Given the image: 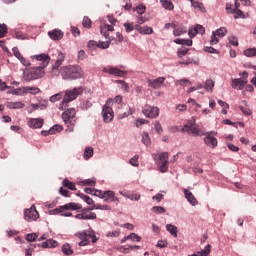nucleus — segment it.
I'll return each instance as SVG.
<instances>
[{
    "mask_svg": "<svg viewBox=\"0 0 256 256\" xmlns=\"http://www.w3.org/2000/svg\"><path fill=\"white\" fill-rule=\"evenodd\" d=\"M33 63L39 62V66L30 68L24 71L23 80L29 83L30 81H35V79H41L45 75L43 69L49 65L51 57L47 54H39L32 56Z\"/></svg>",
    "mask_w": 256,
    "mask_h": 256,
    "instance_id": "obj_1",
    "label": "nucleus"
},
{
    "mask_svg": "<svg viewBox=\"0 0 256 256\" xmlns=\"http://www.w3.org/2000/svg\"><path fill=\"white\" fill-rule=\"evenodd\" d=\"M60 74L65 81H75L83 77V69L77 65L64 66L60 69Z\"/></svg>",
    "mask_w": 256,
    "mask_h": 256,
    "instance_id": "obj_2",
    "label": "nucleus"
},
{
    "mask_svg": "<svg viewBox=\"0 0 256 256\" xmlns=\"http://www.w3.org/2000/svg\"><path fill=\"white\" fill-rule=\"evenodd\" d=\"M81 93H83V87H76L72 90H66L63 101L59 105L60 111H65L67 105H69L71 101H75V99H77V96L81 95Z\"/></svg>",
    "mask_w": 256,
    "mask_h": 256,
    "instance_id": "obj_3",
    "label": "nucleus"
},
{
    "mask_svg": "<svg viewBox=\"0 0 256 256\" xmlns=\"http://www.w3.org/2000/svg\"><path fill=\"white\" fill-rule=\"evenodd\" d=\"M152 157L155 163H158V167L161 173H167V171H169V152L152 154Z\"/></svg>",
    "mask_w": 256,
    "mask_h": 256,
    "instance_id": "obj_4",
    "label": "nucleus"
},
{
    "mask_svg": "<svg viewBox=\"0 0 256 256\" xmlns=\"http://www.w3.org/2000/svg\"><path fill=\"white\" fill-rule=\"evenodd\" d=\"M78 238L81 240L79 242L80 247H85L89 245V243H97V236H95V232L91 231H83L78 233Z\"/></svg>",
    "mask_w": 256,
    "mask_h": 256,
    "instance_id": "obj_5",
    "label": "nucleus"
},
{
    "mask_svg": "<svg viewBox=\"0 0 256 256\" xmlns=\"http://www.w3.org/2000/svg\"><path fill=\"white\" fill-rule=\"evenodd\" d=\"M79 209H81V204H77L75 202H70L63 206H60L59 208L50 210V215H61V213H63V211H77Z\"/></svg>",
    "mask_w": 256,
    "mask_h": 256,
    "instance_id": "obj_6",
    "label": "nucleus"
},
{
    "mask_svg": "<svg viewBox=\"0 0 256 256\" xmlns=\"http://www.w3.org/2000/svg\"><path fill=\"white\" fill-rule=\"evenodd\" d=\"M75 115H77V111H75V108L67 109L62 113V119L67 125V127H70V131H73V127L75 126V123L73 122V119H75Z\"/></svg>",
    "mask_w": 256,
    "mask_h": 256,
    "instance_id": "obj_7",
    "label": "nucleus"
},
{
    "mask_svg": "<svg viewBox=\"0 0 256 256\" xmlns=\"http://www.w3.org/2000/svg\"><path fill=\"white\" fill-rule=\"evenodd\" d=\"M183 133H189V135H195L196 137H201L203 133L199 130V127L195 126V120L189 121L187 124L184 125L182 128Z\"/></svg>",
    "mask_w": 256,
    "mask_h": 256,
    "instance_id": "obj_8",
    "label": "nucleus"
},
{
    "mask_svg": "<svg viewBox=\"0 0 256 256\" xmlns=\"http://www.w3.org/2000/svg\"><path fill=\"white\" fill-rule=\"evenodd\" d=\"M142 113L147 117V119H157V117H159V107L145 105L142 109Z\"/></svg>",
    "mask_w": 256,
    "mask_h": 256,
    "instance_id": "obj_9",
    "label": "nucleus"
},
{
    "mask_svg": "<svg viewBox=\"0 0 256 256\" xmlns=\"http://www.w3.org/2000/svg\"><path fill=\"white\" fill-rule=\"evenodd\" d=\"M25 221H37L39 219V212L35 206H31L30 209L24 211Z\"/></svg>",
    "mask_w": 256,
    "mask_h": 256,
    "instance_id": "obj_10",
    "label": "nucleus"
},
{
    "mask_svg": "<svg viewBox=\"0 0 256 256\" xmlns=\"http://www.w3.org/2000/svg\"><path fill=\"white\" fill-rule=\"evenodd\" d=\"M110 105H106L103 106L102 108V117L104 119V123H111V121H113V108H110Z\"/></svg>",
    "mask_w": 256,
    "mask_h": 256,
    "instance_id": "obj_11",
    "label": "nucleus"
},
{
    "mask_svg": "<svg viewBox=\"0 0 256 256\" xmlns=\"http://www.w3.org/2000/svg\"><path fill=\"white\" fill-rule=\"evenodd\" d=\"M104 201L106 203H116V205H119V198L115 196V192L111 190H107L104 192Z\"/></svg>",
    "mask_w": 256,
    "mask_h": 256,
    "instance_id": "obj_12",
    "label": "nucleus"
},
{
    "mask_svg": "<svg viewBox=\"0 0 256 256\" xmlns=\"http://www.w3.org/2000/svg\"><path fill=\"white\" fill-rule=\"evenodd\" d=\"M44 120L41 118H30L28 121V127L31 129H41L43 127Z\"/></svg>",
    "mask_w": 256,
    "mask_h": 256,
    "instance_id": "obj_13",
    "label": "nucleus"
},
{
    "mask_svg": "<svg viewBox=\"0 0 256 256\" xmlns=\"http://www.w3.org/2000/svg\"><path fill=\"white\" fill-rule=\"evenodd\" d=\"M204 143L207 145V147H210V149H215L217 147L218 142L217 138L211 136L210 133H206V137L204 138Z\"/></svg>",
    "mask_w": 256,
    "mask_h": 256,
    "instance_id": "obj_14",
    "label": "nucleus"
},
{
    "mask_svg": "<svg viewBox=\"0 0 256 256\" xmlns=\"http://www.w3.org/2000/svg\"><path fill=\"white\" fill-rule=\"evenodd\" d=\"M247 85V81L242 80L241 78H236L232 80V88L237 89V91H243Z\"/></svg>",
    "mask_w": 256,
    "mask_h": 256,
    "instance_id": "obj_15",
    "label": "nucleus"
},
{
    "mask_svg": "<svg viewBox=\"0 0 256 256\" xmlns=\"http://www.w3.org/2000/svg\"><path fill=\"white\" fill-rule=\"evenodd\" d=\"M48 37H50V39L53 41H61V39L64 37V34L63 31L54 29L48 32Z\"/></svg>",
    "mask_w": 256,
    "mask_h": 256,
    "instance_id": "obj_16",
    "label": "nucleus"
},
{
    "mask_svg": "<svg viewBox=\"0 0 256 256\" xmlns=\"http://www.w3.org/2000/svg\"><path fill=\"white\" fill-rule=\"evenodd\" d=\"M14 57H17L20 61V63H22V65H24V67H29L30 63L27 59H25V57H23V55L21 54V52H19V48L14 47L12 49Z\"/></svg>",
    "mask_w": 256,
    "mask_h": 256,
    "instance_id": "obj_17",
    "label": "nucleus"
},
{
    "mask_svg": "<svg viewBox=\"0 0 256 256\" xmlns=\"http://www.w3.org/2000/svg\"><path fill=\"white\" fill-rule=\"evenodd\" d=\"M165 83V77H159L154 80H148L149 87H152V89H159L161 85Z\"/></svg>",
    "mask_w": 256,
    "mask_h": 256,
    "instance_id": "obj_18",
    "label": "nucleus"
},
{
    "mask_svg": "<svg viewBox=\"0 0 256 256\" xmlns=\"http://www.w3.org/2000/svg\"><path fill=\"white\" fill-rule=\"evenodd\" d=\"M106 73H109V75H115L116 77H125V75H127L126 71L114 67L107 68Z\"/></svg>",
    "mask_w": 256,
    "mask_h": 256,
    "instance_id": "obj_19",
    "label": "nucleus"
},
{
    "mask_svg": "<svg viewBox=\"0 0 256 256\" xmlns=\"http://www.w3.org/2000/svg\"><path fill=\"white\" fill-rule=\"evenodd\" d=\"M59 245V242L53 240V239H48L45 242H42L41 244H38V247H42V249H53Z\"/></svg>",
    "mask_w": 256,
    "mask_h": 256,
    "instance_id": "obj_20",
    "label": "nucleus"
},
{
    "mask_svg": "<svg viewBox=\"0 0 256 256\" xmlns=\"http://www.w3.org/2000/svg\"><path fill=\"white\" fill-rule=\"evenodd\" d=\"M184 195L187 199V201L189 203H191L193 205V207H195V205H197V198H195V195H193V192L187 190V189H184Z\"/></svg>",
    "mask_w": 256,
    "mask_h": 256,
    "instance_id": "obj_21",
    "label": "nucleus"
},
{
    "mask_svg": "<svg viewBox=\"0 0 256 256\" xmlns=\"http://www.w3.org/2000/svg\"><path fill=\"white\" fill-rule=\"evenodd\" d=\"M63 61H65V54L60 52L57 56L55 64L52 66L53 71H57V69H59L61 65H63Z\"/></svg>",
    "mask_w": 256,
    "mask_h": 256,
    "instance_id": "obj_22",
    "label": "nucleus"
},
{
    "mask_svg": "<svg viewBox=\"0 0 256 256\" xmlns=\"http://www.w3.org/2000/svg\"><path fill=\"white\" fill-rule=\"evenodd\" d=\"M22 90H23V93L25 94L30 93L31 95H37L41 93V89L34 86H26V87H23Z\"/></svg>",
    "mask_w": 256,
    "mask_h": 256,
    "instance_id": "obj_23",
    "label": "nucleus"
},
{
    "mask_svg": "<svg viewBox=\"0 0 256 256\" xmlns=\"http://www.w3.org/2000/svg\"><path fill=\"white\" fill-rule=\"evenodd\" d=\"M107 105H121L123 103V96L118 95L115 97V99H108Z\"/></svg>",
    "mask_w": 256,
    "mask_h": 256,
    "instance_id": "obj_24",
    "label": "nucleus"
},
{
    "mask_svg": "<svg viewBox=\"0 0 256 256\" xmlns=\"http://www.w3.org/2000/svg\"><path fill=\"white\" fill-rule=\"evenodd\" d=\"M174 43H176V45H186L187 47H191V45H193V40L177 38L174 40Z\"/></svg>",
    "mask_w": 256,
    "mask_h": 256,
    "instance_id": "obj_25",
    "label": "nucleus"
},
{
    "mask_svg": "<svg viewBox=\"0 0 256 256\" xmlns=\"http://www.w3.org/2000/svg\"><path fill=\"white\" fill-rule=\"evenodd\" d=\"M8 109H23L25 107V104L22 102H8L7 103Z\"/></svg>",
    "mask_w": 256,
    "mask_h": 256,
    "instance_id": "obj_26",
    "label": "nucleus"
},
{
    "mask_svg": "<svg viewBox=\"0 0 256 256\" xmlns=\"http://www.w3.org/2000/svg\"><path fill=\"white\" fill-rule=\"evenodd\" d=\"M166 231H169L170 235H172V237L177 238V226L172 225V224H167L166 225Z\"/></svg>",
    "mask_w": 256,
    "mask_h": 256,
    "instance_id": "obj_27",
    "label": "nucleus"
},
{
    "mask_svg": "<svg viewBox=\"0 0 256 256\" xmlns=\"http://www.w3.org/2000/svg\"><path fill=\"white\" fill-rule=\"evenodd\" d=\"M160 3L164 9H168V11H173L174 6L171 0H160Z\"/></svg>",
    "mask_w": 256,
    "mask_h": 256,
    "instance_id": "obj_28",
    "label": "nucleus"
},
{
    "mask_svg": "<svg viewBox=\"0 0 256 256\" xmlns=\"http://www.w3.org/2000/svg\"><path fill=\"white\" fill-rule=\"evenodd\" d=\"M142 143L146 145V147H149V145H151V137H149V133H142Z\"/></svg>",
    "mask_w": 256,
    "mask_h": 256,
    "instance_id": "obj_29",
    "label": "nucleus"
},
{
    "mask_svg": "<svg viewBox=\"0 0 256 256\" xmlns=\"http://www.w3.org/2000/svg\"><path fill=\"white\" fill-rule=\"evenodd\" d=\"M184 33H187V29L183 27H178L177 26L174 28L173 34L175 37H180V35H184Z\"/></svg>",
    "mask_w": 256,
    "mask_h": 256,
    "instance_id": "obj_30",
    "label": "nucleus"
},
{
    "mask_svg": "<svg viewBox=\"0 0 256 256\" xmlns=\"http://www.w3.org/2000/svg\"><path fill=\"white\" fill-rule=\"evenodd\" d=\"M63 187H67L71 191H76L77 190V188L75 187V183L69 181L68 179H65L63 181Z\"/></svg>",
    "mask_w": 256,
    "mask_h": 256,
    "instance_id": "obj_31",
    "label": "nucleus"
},
{
    "mask_svg": "<svg viewBox=\"0 0 256 256\" xmlns=\"http://www.w3.org/2000/svg\"><path fill=\"white\" fill-rule=\"evenodd\" d=\"M83 27L86 29H91V25H93V22L91 21V18L88 16H85L82 21Z\"/></svg>",
    "mask_w": 256,
    "mask_h": 256,
    "instance_id": "obj_32",
    "label": "nucleus"
},
{
    "mask_svg": "<svg viewBox=\"0 0 256 256\" xmlns=\"http://www.w3.org/2000/svg\"><path fill=\"white\" fill-rule=\"evenodd\" d=\"M37 239H39L37 233H29L26 235V241H28V243H33V241H37Z\"/></svg>",
    "mask_w": 256,
    "mask_h": 256,
    "instance_id": "obj_33",
    "label": "nucleus"
},
{
    "mask_svg": "<svg viewBox=\"0 0 256 256\" xmlns=\"http://www.w3.org/2000/svg\"><path fill=\"white\" fill-rule=\"evenodd\" d=\"M192 7H194V9H198L201 13H205V6L199 1L193 2Z\"/></svg>",
    "mask_w": 256,
    "mask_h": 256,
    "instance_id": "obj_34",
    "label": "nucleus"
},
{
    "mask_svg": "<svg viewBox=\"0 0 256 256\" xmlns=\"http://www.w3.org/2000/svg\"><path fill=\"white\" fill-rule=\"evenodd\" d=\"M79 197L87 203V205H95V202L93 201V198L85 195V194H79Z\"/></svg>",
    "mask_w": 256,
    "mask_h": 256,
    "instance_id": "obj_35",
    "label": "nucleus"
},
{
    "mask_svg": "<svg viewBox=\"0 0 256 256\" xmlns=\"http://www.w3.org/2000/svg\"><path fill=\"white\" fill-rule=\"evenodd\" d=\"M180 64L181 65H191V64H194V65H199V60H191V58H188V59H182L180 61Z\"/></svg>",
    "mask_w": 256,
    "mask_h": 256,
    "instance_id": "obj_36",
    "label": "nucleus"
},
{
    "mask_svg": "<svg viewBox=\"0 0 256 256\" xmlns=\"http://www.w3.org/2000/svg\"><path fill=\"white\" fill-rule=\"evenodd\" d=\"M93 157V147H86L84 151V159H91Z\"/></svg>",
    "mask_w": 256,
    "mask_h": 256,
    "instance_id": "obj_37",
    "label": "nucleus"
},
{
    "mask_svg": "<svg viewBox=\"0 0 256 256\" xmlns=\"http://www.w3.org/2000/svg\"><path fill=\"white\" fill-rule=\"evenodd\" d=\"M62 252L64 255H73V249H71V246L69 244H64L62 246Z\"/></svg>",
    "mask_w": 256,
    "mask_h": 256,
    "instance_id": "obj_38",
    "label": "nucleus"
},
{
    "mask_svg": "<svg viewBox=\"0 0 256 256\" xmlns=\"http://www.w3.org/2000/svg\"><path fill=\"white\" fill-rule=\"evenodd\" d=\"M151 211H153V213H156V215H162V213H165V207L162 206H154L152 207Z\"/></svg>",
    "mask_w": 256,
    "mask_h": 256,
    "instance_id": "obj_39",
    "label": "nucleus"
},
{
    "mask_svg": "<svg viewBox=\"0 0 256 256\" xmlns=\"http://www.w3.org/2000/svg\"><path fill=\"white\" fill-rule=\"evenodd\" d=\"M187 53H189V49L185 47H181L177 51V55L180 59H183Z\"/></svg>",
    "mask_w": 256,
    "mask_h": 256,
    "instance_id": "obj_40",
    "label": "nucleus"
},
{
    "mask_svg": "<svg viewBox=\"0 0 256 256\" xmlns=\"http://www.w3.org/2000/svg\"><path fill=\"white\" fill-rule=\"evenodd\" d=\"M214 33L217 35V37H225V35H227V28L221 27L214 31Z\"/></svg>",
    "mask_w": 256,
    "mask_h": 256,
    "instance_id": "obj_41",
    "label": "nucleus"
},
{
    "mask_svg": "<svg viewBox=\"0 0 256 256\" xmlns=\"http://www.w3.org/2000/svg\"><path fill=\"white\" fill-rule=\"evenodd\" d=\"M213 87H215V82H213V80H211V79L206 80L204 88L207 91H213Z\"/></svg>",
    "mask_w": 256,
    "mask_h": 256,
    "instance_id": "obj_42",
    "label": "nucleus"
},
{
    "mask_svg": "<svg viewBox=\"0 0 256 256\" xmlns=\"http://www.w3.org/2000/svg\"><path fill=\"white\" fill-rule=\"evenodd\" d=\"M245 57H256V48H249L244 51Z\"/></svg>",
    "mask_w": 256,
    "mask_h": 256,
    "instance_id": "obj_43",
    "label": "nucleus"
},
{
    "mask_svg": "<svg viewBox=\"0 0 256 256\" xmlns=\"http://www.w3.org/2000/svg\"><path fill=\"white\" fill-rule=\"evenodd\" d=\"M97 219V214L95 212H84V220H94Z\"/></svg>",
    "mask_w": 256,
    "mask_h": 256,
    "instance_id": "obj_44",
    "label": "nucleus"
},
{
    "mask_svg": "<svg viewBox=\"0 0 256 256\" xmlns=\"http://www.w3.org/2000/svg\"><path fill=\"white\" fill-rule=\"evenodd\" d=\"M7 33H8L7 24H0V39H2V37H5Z\"/></svg>",
    "mask_w": 256,
    "mask_h": 256,
    "instance_id": "obj_45",
    "label": "nucleus"
},
{
    "mask_svg": "<svg viewBox=\"0 0 256 256\" xmlns=\"http://www.w3.org/2000/svg\"><path fill=\"white\" fill-rule=\"evenodd\" d=\"M94 209H99L100 211H111V206L101 205V204H94Z\"/></svg>",
    "mask_w": 256,
    "mask_h": 256,
    "instance_id": "obj_46",
    "label": "nucleus"
},
{
    "mask_svg": "<svg viewBox=\"0 0 256 256\" xmlns=\"http://www.w3.org/2000/svg\"><path fill=\"white\" fill-rule=\"evenodd\" d=\"M35 245L33 244H30L29 247L27 249H25L24 253H25V256H33V252L35 251Z\"/></svg>",
    "mask_w": 256,
    "mask_h": 256,
    "instance_id": "obj_47",
    "label": "nucleus"
},
{
    "mask_svg": "<svg viewBox=\"0 0 256 256\" xmlns=\"http://www.w3.org/2000/svg\"><path fill=\"white\" fill-rule=\"evenodd\" d=\"M91 107H93V103H91V101L89 100H85L81 104V109H83L84 111H87V109H91Z\"/></svg>",
    "mask_w": 256,
    "mask_h": 256,
    "instance_id": "obj_48",
    "label": "nucleus"
},
{
    "mask_svg": "<svg viewBox=\"0 0 256 256\" xmlns=\"http://www.w3.org/2000/svg\"><path fill=\"white\" fill-rule=\"evenodd\" d=\"M209 253H211V245H207L204 250H202L201 252H198V255L200 256H209Z\"/></svg>",
    "mask_w": 256,
    "mask_h": 256,
    "instance_id": "obj_49",
    "label": "nucleus"
},
{
    "mask_svg": "<svg viewBox=\"0 0 256 256\" xmlns=\"http://www.w3.org/2000/svg\"><path fill=\"white\" fill-rule=\"evenodd\" d=\"M127 199H130V201H139V199H141V194H137V193L128 194Z\"/></svg>",
    "mask_w": 256,
    "mask_h": 256,
    "instance_id": "obj_50",
    "label": "nucleus"
},
{
    "mask_svg": "<svg viewBox=\"0 0 256 256\" xmlns=\"http://www.w3.org/2000/svg\"><path fill=\"white\" fill-rule=\"evenodd\" d=\"M124 27H125L126 33H131V31H135V26L133 25V23L126 22L124 23Z\"/></svg>",
    "mask_w": 256,
    "mask_h": 256,
    "instance_id": "obj_51",
    "label": "nucleus"
},
{
    "mask_svg": "<svg viewBox=\"0 0 256 256\" xmlns=\"http://www.w3.org/2000/svg\"><path fill=\"white\" fill-rule=\"evenodd\" d=\"M130 165L133 167H139V155H135L130 159Z\"/></svg>",
    "mask_w": 256,
    "mask_h": 256,
    "instance_id": "obj_52",
    "label": "nucleus"
},
{
    "mask_svg": "<svg viewBox=\"0 0 256 256\" xmlns=\"http://www.w3.org/2000/svg\"><path fill=\"white\" fill-rule=\"evenodd\" d=\"M63 97V93H58L50 97L51 103H56V101H61V98Z\"/></svg>",
    "mask_w": 256,
    "mask_h": 256,
    "instance_id": "obj_53",
    "label": "nucleus"
},
{
    "mask_svg": "<svg viewBox=\"0 0 256 256\" xmlns=\"http://www.w3.org/2000/svg\"><path fill=\"white\" fill-rule=\"evenodd\" d=\"M204 51H205L206 53H214V54H216V55H219V50H217V49H215V48H213V47H211V46H205V47H204Z\"/></svg>",
    "mask_w": 256,
    "mask_h": 256,
    "instance_id": "obj_54",
    "label": "nucleus"
},
{
    "mask_svg": "<svg viewBox=\"0 0 256 256\" xmlns=\"http://www.w3.org/2000/svg\"><path fill=\"white\" fill-rule=\"evenodd\" d=\"M231 13H234V19H239L240 17H245V14H243V11L237 9V10H231Z\"/></svg>",
    "mask_w": 256,
    "mask_h": 256,
    "instance_id": "obj_55",
    "label": "nucleus"
},
{
    "mask_svg": "<svg viewBox=\"0 0 256 256\" xmlns=\"http://www.w3.org/2000/svg\"><path fill=\"white\" fill-rule=\"evenodd\" d=\"M127 239H130L131 241H141V236L137 235L136 233H131L127 236Z\"/></svg>",
    "mask_w": 256,
    "mask_h": 256,
    "instance_id": "obj_56",
    "label": "nucleus"
},
{
    "mask_svg": "<svg viewBox=\"0 0 256 256\" xmlns=\"http://www.w3.org/2000/svg\"><path fill=\"white\" fill-rule=\"evenodd\" d=\"M194 29H196V33L198 35H205V28L202 25L198 24L194 27Z\"/></svg>",
    "mask_w": 256,
    "mask_h": 256,
    "instance_id": "obj_57",
    "label": "nucleus"
},
{
    "mask_svg": "<svg viewBox=\"0 0 256 256\" xmlns=\"http://www.w3.org/2000/svg\"><path fill=\"white\" fill-rule=\"evenodd\" d=\"M109 45H111V42H109V41L99 42L97 44V47H99V49H109Z\"/></svg>",
    "mask_w": 256,
    "mask_h": 256,
    "instance_id": "obj_58",
    "label": "nucleus"
},
{
    "mask_svg": "<svg viewBox=\"0 0 256 256\" xmlns=\"http://www.w3.org/2000/svg\"><path fill=\"white\" fill-rule=\"evenodd\" d=\"M140 33H143L144 35H152L153 28L144 26V27H142V32H140Z\"/></svg>",
    "mask_w": 256,
    "mask_h": 256,
    "instance_id": "obj_59",
    "label": "nucleus"
},
{
    "mask_svg": "<svg viewBox=\"0 0 256 256\" xmlns=\"http://www.w3.org/2000/svg\"><path fill=\"white\" fill-rule=\"evenodd\" d=\"M217 43H219V38H217V35L215 34V32H212L210 45H217Z\"/></svg>",
    "mask_w": 256,
    "mask_h": 256,
    "instance_id": "obj_60",
    "label": "nucleus"
},
{
    "mask_svg": "<svg viewBox=\"0 0 256 256\" xmlns=\"http://www.w3.org/2000/svg\"><path fill=\"white\" fill-rule=\"evenodd\" d=\"M229 43H231V45H233L234 47H237L239 45V40L235 36H230Z\"/></svg>",
    "mask_w": 256,
    "mask_h": 256,
    "instance_id": "obj_61",
    "label": "nucleus"
},
{
    "mask_svg": "<svg viewBox=\"0 0 256 256\" xmlns=\"http://www.w3.org/2000/svg\"><path fill=\"white\" fill-rule=\"evenodd\" d=\"M94 196L99 197L100 199H104L105 191L102 190H94Z\"/></svg>",
    "mask_w": 256,
    "mask_h": 256,
    "instance_id": "obj_62",
    "label": "nucleus"
},
{
    "mask_svg": "<svg viewBox=\"0 0 256 256\" xmlns=\"http://www.w3.org/2000/svg\"><path fill=\"white\" fill-rule=\"evenodd\" d=\"M119 235H121V231H119V230L108 232L106 234L107 237H119Z\"/></svg>",
    "mask_w": 256,
    "mask_h": 256,
    "instance_id": "obj_63",
    "label": "nucleus"
},
{
    "mask_svg": "<svg viewBox=\"0 0 256 256\" xmlns=\"http://www.w3.org/2000/svg\"><path fill=\"white\" fill-rule=\"evenodd\" d=\"M136 11H137L138 15H143V13H145V11H146V8L143 5H139L136 7Z\"/></svg>",
    "mask_w": 256,
    "mask_h": 256,
    "instance_id": "obj_64",
    "label": "nucleus"
}]
</instances>
